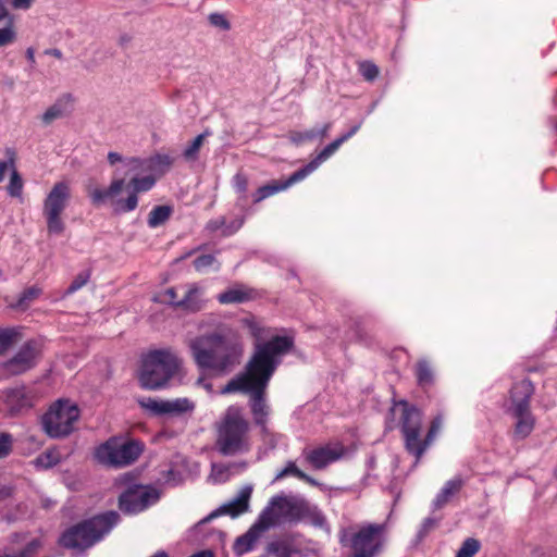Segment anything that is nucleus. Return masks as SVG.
Listing matches in <instances>:
<instances>
[{"label": "nucleus", "mask_w": 557, "mask_h": 557, "mask_svg": "<svg viewBox=\"0 0 557 557\" xmlns=\"http://www.w3.org/2000/svg\"><path fill=\"white\" fill-rule=\"evenodd\" d=\"M16 40V32L14 28V17L5 22V26L0 28V47H5Z\"/></svg>", "instance_id": "38"}, {"label": "nucleus", "mask_w": 557, "mask_h": 557, "mask_svg": "<svg viewBox=\"0 0 557 557\" xmlns=\"http://www.w3.org/2000/svg\"><path fill=\"white\" fill-rule=\"evenodd\" d=\"M17 332L13 329L0 330V356H2L16 341Z\"/></svg>", "instance_id": "41"}, {"label": "nucleus", "mask_w": 557, "mask_h": 557, "mask_svg": "<svg viewBox=\"0 0 557 557\" xmlns=\"http://www.w3.org/2000/svg\"><path fill=\"white\" fill-rule=\"evenodd\" d=\"M463 480L460 476H456L445 483L441 492L436 495L433 500V507L435 510L443 508L456 493H458L463 486Z\"/></svg>", "instance_id": "27"}, {"label": "nucleus", "mask_w": 557, "mask_h": 557, "mask_svg": "<svg viewBox=\"0 0 557 557\" xmlns=\"http://www.w3.org/2000/svg\"><path fill=\"white\" fill-rule=\"evenodd\" d=\"M441 428H442V418L435 417L431 422V425L429 428V431H428L425 437L421 441V447H423V454L429 448V446L434 442Z\"/></svg>", "instance_id": "40"}, {"label": "nucleus", "mask_w": 557, "mask_h": 557, "mask_svg": "<svg viewBox=\"0 0 557 557\" xmlns=\"http://www.w3.org/2000/svg\"><path fill=\"white\" fill-rule=\"evenodd\" d=\"M416 377L418 384L423 387H430L434 383V371L428 360L421 359L416 364Z\"/></svg>", "instance_id": "31"}, {"label": "nucleus", "mask_w": 557, "mask_h": 557, "mask_svg": "<svg viewBox=\"0 0 557 557\" xmlns=\"http://www.w3.org/2000/svg\"><path fill=\"white\" fill-rule=\"evenodd\" d=\"M359 72L363 76L366 81L372 82L379 76V67L370 62V61H363L359 63Z\"/></svg>", "instance_id": "47"}, {"label": "nucleus", "mask_w": 557, "mask_h": 557, "mask_svg": "<svg viewBox=\"0 0 557 557\" xmlns=\"http://www.w3.org/2000/svg\"><path fill=\"white\" fill-rule=\"evenodd\" d=\"M8 152L11 154L9 160L0 161V182L3 181L5 172L9 168L14 169V152H11L10 150H8Z\"/></svg>", "instance_id": "56"}, {"label": "nucleus", "mask_w": 557, "mask_h": 557, "mask_svg": "<svg viewBox=\"0 0 557 557\" xmlns=\"http://www.w3.org/2000/svg\"><path fill=\"white\" fill-rule=\"evenodd\" d=\"M214 263H216V260L212 255H201L194 260V267L198 272L205 271L207 268L212 267Z\"/></svg>", "instance_id": "50"}, {"label": "nucleus", "mask_w": 557, "mask_h": 557, "mask_svg": "<svg viewBox=\"0 0 557 557\" xmlns=\"http://www.w3.org/2000/svg\"><path fill=\"white\" fill-rule=\"evenodd\" d=\"M227 471V468L223 465H212V474L216 478L222 476Z\"/></svg>", "instance_id": "61"}, {"label": "nucleus", "mask_w": 557, "mask_h": 557, "mask_svg": "<svg viewBox=\"0 0 557 557\" xmlns=\"http://www.w3.org/2000/svg\"><path fill=\"white\" fill-rule=\"evenodd\" d=\"M119 521L120 515L114 510L96 515L67 528L61 534L59 544L77 554L84 553L102 541Z\"/></svg>", "instance_id": "5"}, {"label": "nucleus", "mask_w": 557, "mask_h": 557, "mask_svg": "<svg viewBox=\"0 0 557 557\" xmlns=\"http://www.w3.org/2000/svg\"><path fill=\"white\" fill-rule=\"evenodd\" d=\"M218 300L223 305L244 304L255 298V290L244 285H234L218 295Z\"/></svg>", "instance_id": "22"}, {"label": "nucleus", "mask_w": 557, "mask_h": 557, "mask_svg": "<svg viewBox=\"0 0 557 557\" xmlns=\"http://www.w3.org/2000/svg\"><path fill=\"white\" fill-rule=\"evenodd\" d=\"M360 127H361V123L354 125L346 134H343L342 136H339L338 139L344 144L349 138H351L360 129Z\"/></svg>", "instance_id": "59"}, {"label": "nucleus", "mask_w": 557, "mask_h": 557, "mask_svg": "<svg viewBox=\"0 0 557 557\" xmlns=\"http://www.w3.org/2000/svg\"><path fill=\"white\" fill-rule=\"evenodd\" d=\"M41 355L40 343L29 339L11 358L2 361V369L7 373L8 379L22 375L36 368L41 359Z\"/></svg>", "instance_id": "11"}, {"label": "nucleus", "mask_w": 557, "mask_h": 557, "mask_svg": "<svg viewBox=\"0 0 557 557\" xmlns=\"http://www.w3.org/2000/svg\"><path fill=\"white\" fill-rule=\"evenodd\" d=\"M202 289L196 284L188 286L185 296L176 304V309L197 312L203 308Z\"/></svg>", "instance_id": "23"}, {"label": "nucleus", "mask_w": 557, "mask_h": 557, "mask_svg": "<svg viewBox=\"0 0 557 557\" xmlns=\"http://www.w3.org/2000/svg\"><path fill=\"white\" fill-rule=\"evenodd\" d=\"M143 161L146 170L164 173L172 166L174 159L169 154L157 153Z\"/></svg>", "instance_id": "32"}, {"label": "nucleus", "mask_w": 557, "mask_h": 557, "mask_svg": "<svg viewBox=\"0 0 557 557\" xmlns=\"http://www.w3.org/2000/svg\"><path fill=\"white\" fill-rule=\"evenodd\" d=\"M263 555L267 557H294L301 555V548L295 535L284 534L269 542Z\"/></svg>", "instance_id": "18"}, {"label": "nucleus", "mask_w": 557, "mask_h": 557, "mask_svg": "<svg viewBox=\"0 0 557 557\" xmlns=\"http://www.w3.org/2000/svg\"><path fill=\"white\" fill-rule=\"evenodd\" d=\"M13 495V487L8 484H0V500L7 499Z\"/></svg>", "instance_id": "58"}, {"label": "nucleus", "mask_w": 557, "mask_h": 557, "mask_svg": "<svg viewBox=\"0 0 557 557\" xmlns=\"http://www.w3.org/2000/svg\"><path fill=\"white\" fill-rule=\"evenodd\" d=\"M384 523H369L361 527L350 539L352 557H374L382 549Z\"/></svg>", "instance_id": "12"}, {"label": "nucleus", "mask_w": 557, "mask_h": 557, "mask_svg": "<svg viewBox=\"0 0 557 557\" xmlns=\"http://www.w3.org/2000/svg\"><path fill=\"white\" fill-rule=\"evenodd\" d=\"M108 161L111 165H115L117 163L121 164L115 168L113 178L128 176L132 172H138L144 166L143 159L134 157L125 159L115 151H110L108 153Z\"/></svg>", "instance_id": "19"}, {"label": "nucleus", "mask_w": 557, "mask_h": 557, "mask_svg": "<svg viewBox=\"0 0 557 557\" xmlns=\"http://www.w3.org/2000/svg\"><path fill=\"white\" fill-rule=\"evenodd\" d=\"M480 549V542L475 539H467L459 548L456 557H473Z\"/></svg>", "instance_id": "43"}, {"label": "nucleus", "mask_w": 557, "mask_h": 557, "mask_svg": "<svg viewBox=\"0 0 557 557\" xmlns=\"http://www.w3.org/2000/svg\"><path fill=\"white\" fill-rule=\"evenodd\" d=\"M145 170L143 166L128 176L115 177L108 188L89 187L88 196L92 205L100 206L109 201L116 214L134 211L138 206L137 195L150 190L156 184V178L151 175L138 176Z\"/></svg>", "instance_id": "4"}, {"label": "nucleus", "mask_w": 557, "mask_h": 557, "mask_svg": "<svg viewBox=\"0 0 557 557\" xmlns=\"http://www.w3.org/2000/svg\"><path fill=\"white\" fill-rule=\"evenodd\" d=\"M25 533L11 534L9 543L3 548L0 557H36L44 546L42 541L40 539H33L25 542Z\"/></svg>", "instance_id": "16"}, {"label": "nucleus", "mask_w": 557, "mask_h": 557, "mask_svg": "<svg viewBox=\"0 0 557 557\" xmlns=\"http://www.w3.org/2000/svg\"><path fill=\"white\" fill-rule=\"evenodd\" d=\"M343 143L336 138L334 141L329 144L324 149L312 159L307 165L294 172V180H304L307 175L317 170L324 161L333 156Z\"/></svg>", "instance_id": "20"}, {"label": "nucleus", "mask_w": 557, "mask_h": 557, "mask_svg": "<svg viewBox=\"0 0 557 557\" xmlns=\"http://www.w3.org/2000/svg\"><path fill=\"white\" fill-rule=\"evenodd\" d=\"M153 300L156 302L166 304L174 308H176V304L180 301L177 299L176 290L174 287H170L164 293L160 294L159 296L154 297Z\"/></svg>", "instance_id": "48"}, {"label": "nucleus", "mask_w": 557, "mask_h": 557, "mask_svg": "<svg viewBox=\"0 0 557 557\" xmlns=\"http://www.w3.org/2000/svg\"><path fill=\"white\" fill-rule=\"evenodd\" d=\"M300 181L301 180H294V173H293L282 184L275 183V184H268V185L261 186L260 188H258V190L253 195V202L258 203V202L262 201L263 199H265L278 191H282V190L288 188L289 186H292L293 184L300 182Z\"/></svg>", "instance_id": "28"}, {"label": "nucleus", "mask_w": 557, "mask_h": 557, "mask_svg": "<svg viewBox=\"0 0 557 557\" xmlns=\"http://www.w3.org/2000/svg\"><path fill=\"white\" fill-rule=\"evenodd\" d=\"M14 438L9 432L0 431V460L8 458L13 451Z\"/></svg>", "instance_id": "42"}, {"label": "nucleus", "mask_w": 557, "mask_h": 557, "mask_svg": "<svg viewBox=\"0 0 557 557\" xmlns=\"http://www.w3.org/2000/svg\"><path fill=\"white\" fill-rule=\"evenodd\" d=\"M159 498L158 492L141 485L129 486L119 497V508L125 513H137L145 510Z\"/></svg>", "instance_id": "13"}, {"label": "nucleus", "mask_w": 557, "mask_h": 557, "mask_svg": "<svg viewBox=\"0 0 557 557\" xmlns=\"http://www.w3.org/2000/svg\"><path fill=\"white\" fill-rule=\"evenodd\" d=\"M23 190V180L18 172L13 169L8 185V193L12 197H21Z\"/></svg>", "instance_id": "45"}, {"label": "nucleus", "mask_w": 557, "mask_h": 557, "mask_svg": "<svg viewBox=\"0 0 557 557\" xmlns=\"http://www.w3.org/2000/svg\"><path fill=\"white\" fill-rule=\"evenodd\" d=\"M215 450L224 457H235L251 450V423L239 405L228 406L214 423Z\"/></svg>", "instance_id": "3"}, {"label": "nucleus", "mask_w": 557, "mask_h": 557, "mask_svg": "<svg viewBox=\"0 0 557 557\" xmlns=\"http://www.w3.org/2000/svg\"><path fill=\"white\" fill-rule=\"evenodd\" d=\"M26 58L33 66L35 64V50L32 47L27 48Z\"/></svg>", "instance_id": "62"}, {"label": "nucleus", "mask_w": 557, "mask_h": 557, "mask_svg": "<svg viewBox=\"0 0 557 557\" xmlns=\"http://www.w3.org/2000/svg\"><path fill=\"white\" fill-rule=\"evenodd\" d=\"M225 226H226V219L224 216H219L216 219L210 220L207 223L206 228L209 232H216L219 230H221L223 232Z\"/></svg>", "instance_id": "54"}, {"label": "nucleus", "mask_w": 557, "mask_h": 557, "mask_svg": "<svg viewBox=\"0 0 557 557\" xmlns=\"http://www.w3.org/2000/svg\"><path fill=\"white\" fill-rule=\"evenodd\" d=\"M79 418V410L70 400H58L42 418L46 433L51 437L69 435Z\"/></svg>", "instance_id": "10"}, {"label": "nucleus", "mask_w": 557, "mask_h": 557, "mask_svg": "<svg viewBox=\"0 0 557 557\" xmlns=\"http://www.w3.org/2000/svg\"><path fill=\"white\" fill-rule=\"evenodd\" d=\"M535 387L529 379H523L513 383L510 392V412L523 413L530 410V401L534 394Z\"/></svg>", "instance_id": "17"}, {"label": "nucleus", "mask_w": 557, "mask_h": 557, "mask_svg": "<svg viewBox=\"0 0 557 557\" xmlns=\"http://www.w3.org/2000/svg\"><path fill=\"white\" fill-rule=\"evenodd\" d=\"M339 454L329 447H319L307 454V461L315 469H323L329 463L337 460Z\"/></svg>", "instance_id": "25"}, {"label": "nucleus", "mask_w": 557, "mask_h": 557, "mask_svg": "<svg viewBox=\"0 0 557 557\" xmlns=\"http://www.w3.org/2000/svg\"><path fill=\"white\" fill-rule=\"evenodd\" d=\"M173 212L170 206H157L148 214V225L151 228H156L164 224Z\"/></svg>", "instance_id": "33"}, {"label": "nucleus", "mask_w": 557, "mask_h": 557, "mask_svg": "<svg viewBox=\"0 0 557 557\" xmlns=\"http://www.w3.org/2000/svg\"><path fill=\"white\" fill-rule=\"evenodd\" d=\"M438 524V520L435 518H425L421 523L420 530L418 532L419 540L424 539L432 530H434Z\"/></svg>", "instance_id": "52"}, {"label": "nucleus", "mask_w": 557, "mask_h": 557, "mask_svg": "<svg viewBox=\"0 0 557 557\" xmlns=\"http://www.w3.org/2000/svg\"><path fill=\"white\" fill-rule=\"evenodd\" d=\"M35 0H10V3L15 10H28Z\"/></svg>", "instance_id": "57"}, {"label": "nucleus", "mask_w": 557, "mask_h": 557, "mask_svg": "<svg viewBox=\"0 0 557 557\" xmlns=\"http://www.w3.org/2000/svg\"><path fill=\"white\" fill-rule=\"evenodd\" d=\"M244 224L243 219H236L232 221L230 224H226L225 228L223 230V236H230L237 232L242 225Z\"/></svg>", "instance_id": "55"}, {"label": "nucleus", "mask_w": 557, "mask_h": 557, "mask_svg": "<svg viewBox=\"0 0 557 557\" xmlns=\"http://www.w3.org/2000/svg\"><path fill=\"white\" fill-rule=\"evenodd\" d=\"M331 127L332 123L327 122L319 127H313L305 132L289 131L287 134V138L292 144L300 146L307 141L322 140L327 136Z\"/></svg>", "instance_id": "21"}, {"label": "nucleus", "mask_w": 557, "mask_h": 557, "mask_svg": "<svg viewBox=\"0 0 557 557\" xmlns=\"http://www.w3.org/2000/svg\"><path fill=\"white\" fill-rule=\"evenodd\" d=\"M351 332L359 343L369 345L373 342V335L361 319H356L352 322Z\"/></svg>", "instance_id": "36"}, {"label": "nucleus", "mask_w": 557, "mask_h": 557, "mask_svg": "<svg viewBox=\"0 0 557 557\" xmlns=\"http://www.w3.org/2000/svg\"><path fill=\"white\" fill-rule=\"evenodd\" d=\"M138 405L154 416H163V400L144 397L138 399Z\"/></svg>", "instance_id": "39"}, {"label": "nucleus", "mask_w": 557, "mask_h": 557, "mask_svg": "<svg viewBox=\"0 0 557 557\" xmlns=\"http://www.w3.org/2000/svg\"><path fill=\"white\" fill-rule=\"evenodd\" d=\"M211 135L209 129H206L203 133L199 134L195 139L185 148L183 151V157L187 161H195L198 159V153L203 145L205 139Z\"/></svg>", "instance_id": "35"}, {"label": "nucleus", "mask_w": 557, "mask_h": 557, "mask_svg": "<svg viewBox=\"0 0 557 557\" xmlns=\"http://www.w3.org/2000/svg\"><path fill=\"white\" fill-rule=\"evenodd\" d=\"M89 278H90V271L87 270V271H83V272L78 273L72 281V283L69 285V287L66 288L64 295L69 296V295L74 294L75 292L81 289L83 286H85L87 284V282L89 281Z\"/></svg>", "instance_id": "44"}, {"label": "nucleus", "mask_w": 557, "mask_h": 557, "mask_svg": "<svg viewBox=\"0 0 557 557\" xmlns=\"http://www.w3.org/2000/svg\"><path fill=\"white\" fill-rule=\"evenodd\" d=\"M233 184H234V187L235 189L240 193V194H244L246 193L247 188H248V180L247 177L242 174V173H237L234 178H233Z\"/></svg>", "instance_id": "53"}, {"label": "nucleus", "mask_w": 557, "mask_h": 557, "mask_svg": "<svg viewBox=\"0 0 557 557\" xmlns=\"http://www.w3.org/2000/svg\"><path fill=\"white\" fill-rule=\"evenodd\" d=\"M294 509L295 505L285 496H274L262 509L253 524L267 532L270 528L278 524L283 517L289 516Z\"/></svg>", "instance_id": "14"}, {"label": "nucleus", "mask_w": 557, "mask_h": 557, "mask_svg": "<svg viewBox=\"0 0 557 557\" xmlns=\"http://www.w3.org/2000/svg\"><path fill=\"white\" fill-rule=\"evenodd\" d=\"M517 419L515 426V435L519 438H525L534 428V418L531 410H525L523 413L511 412Z\"/></svg>", "instance_id": "30"}, {"label": "nucleus", "mask_w": 557, "mask_h": 557, "mask_svg": "<svg viewBox=\"0 0 557 557\" xmlns=\"http://www.w3.org/2000/svg\"><path fill=\"white\" fill-rule=\"evenodd\" d=\"M143 450L140 441L113 436L96 449L95 457L101 465L122 468L134 463Z\"/></svg>", "instance_id": "7"}, {"label": "nucleus", "mask_w": 557, "mask_h": 557, "mask_svg": "<svg viewBox=\"0 0 557 557\" xmlns=\"http://www.w3.org/2000/svg\"><path fill=\"white\" fill-rule=\"evenodd\" d=\"M46 53H47V54H50V55H52V57H54V58H57V59H61V58H62V52H61V50H59V49H57V48H54V49H48V50H46Z\"/></svg>", "instance_id": "63"}, {"label": "nucleus", "mask_w": 557, "mask_h": 557, "mask_svg": "<svg viewBox=\"0 0 557 557\" xmlns=\"http://www.w3.org/2000/svg\"><path fill=\"white\" fill-rule=\"evenodd\" d=\"M7 400L12 406L24 408L30 406V398L25 386L12 388L7 393Z\"/></svg>", "instance_id": "34"}, {"label": "nucleus", "mask_w": 557, "mask_h": 557, "mask_svg": "<svg viewBox=\"0 0 557 557\" xmlns=\"http://www.w3.org/2000/svg\"><path fill=\"white\" fill-rule=\"evenodd\" d=\"M10 17H14L12 14H10L9 10L4 5L3 0H0V22L2 21H10Z\"/></svg>", "instance_id": "60"}, {"label": "nucleus", "mask_w": 557, "mask_h": 557, "mask_svg": "<svg viewBox=\"0 0 557 557\" xmlns=\"http://www.w3.org/2000/svg\"><path fill=\"white\" fill-rule=\"evenodd\" d=\"M180 359L171 349H159L149 352L143 362L139 382L146 389L163 387L177 372Z\"/></svg>", "instance_id": "6"}, {"label": "nucleus", "mask_w": 557, "mask_h": 557, "mask_svg": "<svg viewBox=\"0 0 557 557\" xmlns=\"http://www.w3.org/2000/svg\"><path fill=\"white\" fill-rule=\"evenodd\" d=\"M197 384L198 385H203L207 389H211V384L210 383H205V379L203 377H199L197 380Z\"/></svg>", "instance_id": "64"}, {"label": "nucleus", "mask_w": 557, "mask_h": 557, "mask_svg": "<svg viewBox=\"0 0 557 557\" xmlns=\"http://www.w3.org/2000/svg\"><path fill=\"white\" fill-rule=\"evenodd\" d=\"M71 199V189L67 183L58 182L48 193L42 205V214L47 222V231L50 235H61L65 224L61 214L66 209Z\"/></svg>", "instance_id": "9"}, {"label": "nucleus", "mask_w": 557, "mask_h": 557, "mask_svg": "<svg viewBox=\"0 0 557 557\" xmlns=\"http://www.w3.org/2000/svg\"><path fill=\"white\" fill-rule=\"evenodd\" d=\"M396 406L401 407L400 430L405 448L414 456V466H417L423 456V447H421L422 412L406 400L398 401Z\"/></svg>", "instance_id": "8"}, {"label": "nucleus", "mask_w": 557, "mask_h": 557, "mask_svg": "<svg viewBox=\"0 0 557 557\" xmlns=\"http://www.w3.org/2000/svg\"><path fill=\"white\" fill-rule=\"evenodd\" d=\"M208 20L212 26L218 27L220 29L228 30L231 28L230 22L221 13H211Z\"/></svg>", "instance_id": "51"}, {"label": "nucleus", "mask_w": 557, "mask_h": 557, "mask_svg": "<svg viewBox=\"0 0 557 557\" xmlns=\"http://www.w3.org/2000/svg\"><path fill=\"white\" fill-rule=\"evenodd\" d=\"M195 404L188 398H176L172 400H163V416H181L185 412H191Z\"/></svg>", "instance_id": "29"}, {"label": "nucleus", "mask_w": 557, "mask_h": 557, "mask_svg": "<svg viewBox=\"0 0 557 557\" xmlns=\"http://www.w3.org/2000/svg\"><path fill=\"white\" fill-rule=\"evenodd\" d=\"M59 462V458L53 451H45L36 458V463L44 468H51Z\"/></svg>", "instance_id": "49"}, {"label": "nucleus", "mask_w": 557, "mask_h": 557, "mask_svg": "<svg viewBox=\"0 0 557 557\" xmlns=\"http://www.w3.org/2000/svg\"><path fill=\"white\" fill-rule=\"evenodd\" d=\"M251 493L252 488L250 486L242 488L239 494L234 499L213 510L211 513H209L207 517H205L198 523H196L195 527L193 528V531H199L203 524L212 521L213 519L220 516L227 515L231 516L232 518H236L239 515L246 512L249 508V499Z\"/></svg>", "instance_id": "15"}, {"label": "nucleus", "mask_w": 557, "mask_h": 557, "mask_svg": "<svg viewBox=\"0 0 557 557\" xmlns=\"http://www.w3.org/2000/svg\"><path fill=\"white\" fill-rule=\"evenodd\" d=\"M287 475H294L305 482H308L312 485H315L317 482L311 476L307 475L305 472H302L300 469L297 468L295 462L288 461L286 467L282 469L277 474L275 475V480H281Z\"/></svg>", "instance_id": "37"}, {"label": "nucleus", "mask_w": 557, "mask_h": 557, "mask_svg": "<svg viewBox=\"0 0 557 557\" xmlns=\"http://www.w3.org/2000/svg\"><path fill=\"white\" fill-rule=\"evenodd\" d=\"M41 289L36 286L26 288L18 298L17 306L20 308H26L32 301L39 297Z\"/></svg>", "instance_id": "46"}, {"label": "nucleus", "mask_w": 557, "mask_h": 557, "mask_svg": "<svg viewBox=\"0 0 557 557\" xmlns=\"http://www.w3.org/2000/svg\"><path fill=\"white\" fill-rule=\"evenodd\" d=\"M293 347V341L286 336H274L270 341L257 344L256 349L244 371L235 375L221 389V394L243 393L249 396L248 406L256 426L263 441L271 447L277 443L276 434L268 422L271 407L267 400L269 382L281 363V357Z\"/></svg>", "instance_id": "1"}, {"label": "nucleus", "mask_w": 557, "mask_h": 557, "mask_svg": "<svg viewBox=\"0 0 557 557\" xmlns=\"http://www.w3.org/2000/svg\"><path fill=\"white\" fill-rule=\"evenodd\" d=\"M188 348L196 366L215 375H225L240 363L243 345L236 338L213 332L189 341Z\"/></svg>", "instance_id": "2"}, {"label": "nucleus", "mask_w": 557, "mask_h": 557, "mask_svg": "<svg viewBox=\"0 0 557 557\" xmlns=\"http://www.w3.org/2000/svg\"><path fill=\"white\" fill-rule=\"evenodd\" d=\"M71 95L60 97L52 106H50L41 116L45 125H50L55 120L65 116L69 113V103L71 102Z\"/></svg>", "instance_id": "26"}, {"label": "nucleus", "mask_w": 557, "mask_h": 557, "mask_svg": "<svg viewBox=\"0 0 557 557\" xmlns=\"http://www.w3.org/2000/svg\"><path fill=\"white\" fill-rule=\"evenodd\" d=\"M263 533V531L252 524L246 533L236 539L233 545L235 554L243 555L252 550Z\"/></svg>", "instance_id": "24"}]
</instances>
